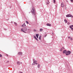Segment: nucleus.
I'll list each match as a JSON object with an SVG mask.
<instances>
[{
	"mask_svg": "<svg viewBox=\"0 0 73 73\" xmlns=\"http://www.w3.org/2000/svg\"><path fill=\"white\" fill-rule=\"evenodd\" d=\"M35 8L34 7H33L31 11L32 14L33 15H36V13L35 12Z\"/></svg>",
	"mask_w": 73,
	"mask_h": 73,
	"instance_id": "nucleus-1",
	"label": "nucleus"
},
{
	"mask_svg": "<svg viewBox=\"0 0 73 73\" xmlns=\"http://www.w3.org/2000/svg\"><path fill=\"white\" fill-rule=\"evenodd\" d=\"M21 31L22 32H23L26 33L25 31H27V27H25L23 29H21Z\"/></svg>",
	"mask_w": 73,
	"mask_h": 73,
	"instance_id": "nucleus-2",
	"label": "nucleus"
},
{
	"mask_svg": "<svg viewBox=\"0 0 73 73\" xmlns=\"http://www.w3.org/2000/svg\"><path fill=\"white\" fill-rule=\"evenodd\" d=\"M72 53L71 51H68L66 53V56H68V55H70V54Z\"/></svg>",
	"mask_w": 73,
	"mask_h": 73,
	"instance_id": "nucleus-3",
	"label": "nucleus"
},
{
	"mask_svg": "<svg viewBox=\"0 0 73 73\" xmlns=\"http://www.w3.org/2000/svg\"><path fill=\"white\" fill-rule=\"evenodd\" d=\"M66 17H71L72 18L73 17V16L72 15H71L70 14H68L66 15Z\"/></svg>",
	"mask_w": 73,
	"mask_h": 73,
	"instance_id": "nucleus-4",
	"label": "nucleus"
},
{
	"mask_svg": "<svg viewBox=\"0 0 73 73\" xmlns=\"http://www.w3.org/2000/svg\"><path fill=\"white\" fill-rule=\"evenodd\" d=\"M61 7L63 8V7H64V4L63 2H62L61 3Z\"/></svg>",
	"mask_w": 73,
	"mask_h": 73,
	"instance_id": "nucleus-5",
	"label": "nucleus"
},
{
	"mask_svg": "<svg viewBox=\"0 0 73 73\" xmlns=\"http://www.w3.org/2000/svg\"><path fill=\"white\" fill-rule=\"evenodd\" d=\"M72 27H73V25H72L70 27V28H71V30L73 31V27L72 28Z\"/></svg>",
	"mask_w": 73,
	"mask_h": 73,
	"instance_id": "nucleus-6",
	"label": "nucleus"
},
{
	"mask_svg": "<svg viewBox=\"0 0 73 73\" xmlns=\"http://www.w3.org/2000/svg\"><path fill=\"white\" fill-rule=\"evenodd\" d=\"M68 38H70L71 40H73V38L70 36H68Z\"/></svg>",
	"mask_w": 73,
	"mask_h": 73,
	"instance_id": "nucleus-7",
	"label": "nucleus"
},
{
	"mask_svg": "<svg viewBox=\"0 0 73 73\" xmlns=\"http://www.w3.org/2000/svg\"><path fill=\"white\" fill-rule=\"evenodd\" d=\"M22 52H19L18 53V54H19V55H22Z\"/></svg>",
	"mask_w": 73,
	"mask_h": 73,
	"instance_id": "nucleus-8",
	"label": "nucleus"
},
{
	"mask_svg": "<svg viewBox=\"0 0 73 73\" xmlns=\"http://www.w3.org/2000/svg\"><path fill=\"white\" fill-rule=\"evenodd\" d=\"M26 26V25H25V23H24L23 25H22V27H25Z\"/></svg>",
	"mask_w": 73,
	"mask_h": 73,
	"instance_id": "nucleus-9",
	"label": "nucleus"
},
{
	"mask_svg": "<svg viewBox=\"0 0 73 73\" xmlns=\"http://www.w3.org/2000/svg\"><path fill=\"white\" fill-rule=\"evenodd\" d=\"M36 62V61H34L33 62V63L34 64H36H36H37V63Z\"/></svg>",
	"mask_w": 73,
	"mask_h": 73,
	"instance_id": "nucleus-10",
	"label": "nucleus"
},
{
	"mask_svg": "<svg viewBox=\"0 0 73 73\" xmlns=\"http://www.w3.org/2000/svg\"><path fill=\"white\" fill-rule=\"evenodd\" d=\"M49 4V1H47L46 2V4L47 5H48Z\"/></svg>",
	"mask_w": 73,
	"mask_h": 73,
	"instance_id": "nucleus-11",
	"label": "nucleus"
},
{
	"mask_svg": "<svg viewBox=\"0 0 73 73\" xmlns=\"http://www.w3.org/2000/svg\"><path fill=\"white\" fill-rule=\"evenodd\" d=\"M66 50H65L63 51V53H66Z\"/></svg>",
	"mask_w": 73,
	"mask_h": 73,
	"instance_id": "nucleus-12",
	"label": "nucleus"
},
{
	"mask_svg": "<svg viewBox=\"0 0 73 73\" xmlns=\"http://www.w3.org/2000/svg\"><path fill=\"white\" fill-rule=\"evenodd\" d=\"M47 26H50L51 25V24H49V23H47Z\"/></svg>",
	"mask_w": 73,
	"mask_h": 73,
	"instance_id": "nucleus-13",
	"label": "nucleus"
},
{
	"mask_svg": "<svg viewBox=\"0 0 73 73\" xmlns=\"http://www.w3.org/2000/svg\"><path fill=\"white\" fill-rule=\"evenodd\" d=\"M36 37L38 38V34H36Z\"/></svg>",
	"mask_w": 73,
	"mask_h": 73,
	"instance_id": "nucleus-14",
	"label": "nucleus"
},
{
	"mask_svg": "<svg viewBox=\"0 0 73 73\" xmlns=\"http://www.w3.org/2000/svg\"><path fill=\"white\" fill-rule=\"evenodd\" d=\"M37 67L38 68H39L40 67V65L38 64L37 66Z\"/></svg>",
	"mask_w": 73,
	"mask_h": 73,
	"instance_id": "nucleus-15",
	"label": "nucleus"
},
{
	"mask_svg": "<svg viewBox=\"0 0 73 73\" xmlns=\"http://www.w3.org/2000/svg\"><path fill=\"white\" fill-rule=\"evenodd\" d=\"M43 31V29H40V32H42V31Z\"/></svg>",
	"mask_w": 73,
	"mask_h": 73,
	"instance_id": "nucleus-16",
	"label": "nucleus"
},
{
	"mask_svg": "<svg viewBox=\"0 0 73 73\" xmlns=\"http://www.w3.org/2000/svg\"><path fill=\"white\" fill-rule=\"evenodd\" d=\"M64 21L66 23H67V22H68V21H67V20H66V19L64 20Z\"/></svg>",
	"mask_w": 73,
	"mask_h": 73,
	"instance_id": "nucleus-17",
	"label": "nucleus"
},
{
	"mask_svg": "<svg viewBox=\"0 0 73 73\" xmlns=\"http://www.w3.org/2000/svg\"><path fill=\"white\" fill-rule=\"evenodd\" d=\"M14 24H15V25H16V26L17 25V24L16 22H14Z\"/></svg>",
	"mask_w": 73,
	"mask_h": 73,
	"instance_id": "nucleus-18",
	"label": "nucleus"
},
{
	"mask_svg": "<svg viewBox=\"0 0 73 73\" xmlns=\"http://www.w3.org/2000/svg\"><path fill=\"white\" fill-rule=\"evenodd\" d=\"M17 64L18 65H19L20 64V62H17Z\"/></svg>",
	"mask_w": 73,
	"mask_h": 73,
	"instance_id": "nucleus-19",
	"label": "nucleus"
},
{
	"mask_svg": "<svg viewBox=\"0 0 73 73\" xmlns=\"http://www.w3.org/2000/svg\"><path fill=\"white\" fill-rule=\"evenodd\" d=\"M41 36L40 35L39 37V39L40 40H41Z\"/></svg>",
	"mask_w": 73,
	"mask_h": 73,
	"instance_id": "nucleus-20",
	"label": "nucleus"
},
{
	"mask_svg": "<svg viewBox=\"0 0 73 73\" xmlns=\"http://www.w3.org/2000/svg\"><path fill=\"white\" fill-rule=\"evenodd\" d=\"M70 1L71 2V3H73V0H70Z\"/></svg>",
	"mask_w": 73,
	"mask_h": 73,
	"instance_id": "nucleus-21",
	"label": "nucleus"
},
{
	"mask_svg": "<svg viewBox=\"0 0 73 73\" xmlns=\"http://www.w3.org/2000/svg\"><path fill=\"white\" fill-rule=\"evenodd\" d=\"M56 2V0H53V3H54Z\"/></svg>",
	"mask_w": 73,
	"mask_h": 73,
	"instance_id": "nucleus-22",
	"label": "nucleus"
},
{
	"mask_svg": "<svg viewBox=\"0 0 73 73\" xmlns=\"http://www.w3.org/2000/svg\"><path fill=\"white\" fill-rule=\"evenodd\" d=\"M62 48H61L60 49V51H62Z\"/></svg>",
	"mask_w": 73,
	"mask_h": 73,
	"instance_id": "nucleus-23",
	"label": "nucleus"
},
{
	"mask_svg": "<svg viewBox=\"0 0 73 73\" xmlns=\"http://www.w3.org/2000/svg\"><path fill=\"white\" fill-rule=\"evenodd\" d=\"M26 22L27 24H29V22H28L26 21Z\"/></svg>",
	"mask_w": 73,
	"mask_h": 73,
	"instance_id": "nucleus-24",
	"label": "nucleus"
},
{
	"mask_svg": "<svg viewBox=\"0 0 73 73\" xmlns=\"http://www.w3.org/2000/svg\"><path fill=\"white\" fill-rule=\"evenodd\" d=\"M2 57V55L0 54V57Z\"/></svg>",
	"mask_w": 73,
	"mask_h": 73,
	"instance_id": "nucleus-25",
	"label": "nucleus"
},
{
	"mask_svg": "<svg viewBox=\"0 0 73 73\" xmlns=\"http://www.w3.org/2000/svg\"><path fill=\"white\" fill-rule=\"evenodd\" d=\"M34 38H35V39L36 38V37L35 36H34Z\"/></svg>",
	"mask_w": 73,
	"mask_h": 73,
	"instance_id": "nucleus-26",
	"label": "nucleus"
},
{
	"mask_svg": "<svg viewBox=\"0 0 73 73\" xmlns=\"http://www.w3.org/2000/svg\"><path fill=\"white\" fill-rule=\"evenodd\" d=\"M34 32H36V30L35 29H34Z\"/></svg>",
	"mask_w": 73,
	"mask_h": 73,
	"instance_id": "nucleus-27",
	"label": "nucleus"
},
{
	"mask_svg": "<svg viewBox=\"0 0 73 73\" xmlns=\"http://www.w3.org/2000/svg\"><path fill=\"white\" fill-rule=\"evenodd\" d=\"M35 39H36V40L37 41H38V39L37 38H36Z\"/></svg>",
	"mask_w": 73,
	"mask_h": 73,
	"instance_id": "nucleus-28",
	"label": "nucleus"
},
{
	"mask_svg": "<svg viewBox=\"0 0 73 73\" xmlns=\"http://www.w3.org/2000/svg\"><path fill=\"white\" fill-rule=\"evenodd\" d=\"M35 39H36V40L37 41H38V39L37 38H36Z\"/></svg>",
	"mask_w": 73,
	"mask_h": 73,
	"instance_id": "nucleus-29",
	"label": "nucleus"
},
{
	"mask_svg": "<svg viewBox=\"0 0 73 73\" xmlns=\"http://www.w3.org/2000/svg\"><path fill=\"white\" fill-rule=\"evenodd\" d=\"M6 56H8V55L6 54Z\"/></svg>",
	"mask_w": 73,
	"mask_h": 73,
	"instance_id": "nucleus-30",
	"label": "nucleus"
},
{
	"mask_svg": "<svg viewBox=\"0 0 73 73\" xmlns=\"http://www.w3.org/2000/svg\"><path fill=\"white\" fill-rule=\"evenodd\" d=\"M32 64L33 65H35V64H34V63Z\"/></svg>",
	"mask_w": 73,
	"mask_h": 73,
	"instance_id": "nucleus-31",
	"label": "nucleus"
},
{
	"mask_svg": "<svg viewBox=\"0 0 73 73\" xmlns=\"http://www.w3.org/2000/svg\"><path fill=\"white\" fill-rule=\"evenodd\" d=\"M68 24H70V23H68Z\"/></svg>",
	"mask_w": 73,
	"mask_h": 73,
	"instance_id": "nucleus-32",
	"label": "nucleus"
},
{
	"mask_svg": "<svg viewBox=\"0 0 73 73\" xmlns=\"http://www.w3.org/2000/svg\"><path fill=\"white\" fill-rule=\"evenodd\" d=\"M62 48H63V49H64V47H62Z\"/></svg>",
	"mask_w": 73,
	"mask_h": 73,
	"instance_id": "nucleus-33",
	"label": "nucleus"
},
{
	"mask_svg": "<svg viewBox=\"0 0 73 73\" xmlns=\"http://www.w3.org/2000/svg\"><path fill=\"white\" fill-rule=\"evenodd\" d=\"M7 62H9V61H7Z\"/></svg>",
	"mask_w": 73,
	"mask_h": 73,
	"instance_id": "nucleus-34",
	"label": "nucleus"
},
{
	"mask_svg": "<svg viewBox=\"0 0 73 73\" xmlns=\"http://www.w3.org/2000/svg\"><path fill=\"white\" fill-rule=\"evenodd\" d=\"M23 73V72H21V73Z\"/></svg>",
	"mask_w": 73,
	"mask_h": 73,
	"instance_id": "nucleus-35",
	"label": "nucleus"
},
{
	"mask_svg": "<svg viewBox=\"0 0 73 73\" xmlns=\"http://www.w3.org/2000/svg\"><path fill=\"white\" fill-rule=\"evenodd\" d=\"M11 23H12V22H11Z\"/></svg>",
	"mask_w": 73,
	"mask_h": 73,
	"instance_id": "nucleus-36",
	"label": "nucleus"
},
{
	"mask_svg": "<svg viewBox=\"0 0 73 73\" xmlns=\"http://www.w3.org/2000/svg\"><path fill=\"white\" fill-rule=\"evenodd\" d=\"M46 36H45V37H46Z\"/></svg>",
	"mask_w": 73,
	"mask_h": 73,
	"instance_id": "nucleus-37",
	"label": "nucleus"
},
{
	"mask_svg": "<svg viewBox=\"0 0 73 73\" xmlns=\"http://www.w3.org/2000/svg\"><path fill=\"white\" fill-rule=\"evenodd\" d=\"M33 60V61H34V60Z\"/></svg>",
	"mask_w": 73,
	"mask_h": 73,
	"instance_id": "nucleus-38",
	"label": "nucleus"
},
{
	"mask_svg": "<svg viewBox=\"0 0 73 73\" xmlns=\"http://www.w3.org/2000/svg\"><path fill=\"white\" fill-rule=\"evenodd\" d=\"M29 29V30H30V29Z\"/></svg>",
	"mask_w": 73,
	"mask_h": 73,
	"instance_id": "nucleus-39",
	"label": "nucleus"
}]
</instances>
